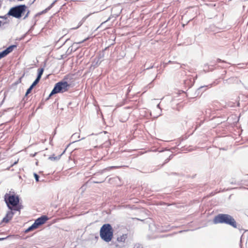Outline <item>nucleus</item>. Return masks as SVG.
Returning <instances> with one entry per match:
<instances>
[{
	"instance_id": "obj_1",
	"label": "nucleus",
	"mask_w": 248,
	"mask_h": 248,
	"mask_svg": "<svg viewBox=\"0 0 248 248\" xmlns=\"http://www.w3.org/2000/svg\"><path fill=\"white\" fill-rule=\"evenodd\" d=\"M26 12L27 13L23 18L24 19L28 16L30 11L27 10V7L25 5H19L11 8L8 12V15L16 18H19L24 16Z\"/></svg>"
},
{
	"instance_id": "obj_2",
	"label": "nucleus",
	"mask_w": 248,
	"mask_h": 248,
	"mask_svg": "<svg viewBox=\"0 0 248 248\" xmlns=\"http://www.w3.org/2000/svg\"><path fill=\"white\" fill-rule=\"evenodd\" d=\"M213 222L215 224L225 223L234 228L237 227L234 219L231 216L228 214H220L218 215L215 217Z\"/></svg>"
},
{
	"instance_id": "obj_3",
	"label": "nucleus",
	"mask_w": 248,
	"mask_h": 248,
	"mask_svg": "<svg viewBox=\"0 0 248 248\" xmlns=\"http://www.w3.org/2000/svg\"><path fill=\"white\" fill-rule=\"evenodd\" d=\"M100 237L105 241L109 242L113 237V231L111 225L109 224L103 225L100 231Z\"/></svg>"
},
{
	"instance_id": "obj_4",
	"label": "nucleus",
	"mask_w": 248,
	"mask_h": 248,
	"mask_svg": "<svg viewBox=\"0 0 248 248\" xmlns=\"http://www.w3.org/2000/svg\"><path fill=\"white\" fill-rule=\"evenodd\" d=\"M4 200L8 208L10 210L16 211L19 210V209L16 207L19 203V202L18 196L6 194L5 195Z\"/></svg>"
},
{
	"instance_id": "obj_5",
	"label": "nucleus",
	"mask_w": 248,
	"mask_h": 248,
	"mask_svg": "<svg viewBox=\"0 0 248 248\" xmlns=\"http://www.w3.org/2000/svg\"><path fill=\"white\" fill-rule=\"evenodd\" d=\"M69 87L70 85L67 83V82H59L55 84L53 89L49 94V97L57 93L65 92L68 90Z\"/></svg>"
},
{
	"instance_id": "obj_6",
	"label": "nucleus",
	"mask_w": 248,
	"mask_h": 248,
	"mask_svg": "<svg viewBox=\"0 0 248 248\" xmlns=\"http://www.w3.org/2000/svg\"><path fill=\"white\" fill-rule=\"evenodd\" d=\"M16 46L15 45H12L8 47H7L6 49L2 51V52H0V60L7 56L8 54H9L10 52H11L13 50L14 47H16Z\"/></svg>"
},
{
	"instance_id": "obj_7",
	"label": "nucleus",
	"mask_w": 248,
	"mask_h": 248,
	"mask_svg": "<svg viewBox=\"0 0 248 248\" xmlns=\"http://www.w3.org/2000/svg\"><path fill=\"white\" fill-rule=\"evenodd\" d=\"M47 219L48 217L46 216H42L36 219L34 223L38 228L40 225L44 224Z\"/></svg>"
},
{
	"instance_id": "obj_8",
	"label": "nucleus",
	"mask_w": 248,
	"mask_h": 248,
	"mask_svg": "<svg viewBox=\"0 0 248 248\" xmlns=\"http://www.w3.org/2000/svg\"><path fill=\"white\" fill-rule=\"evenodd\" d=\"M12 210H10L7 212L5 217L2 219L3 222L7 223L12 218L14 213Z\"/></svg>"
},
{
	"instance_id": "obj_9",
	"label": "nucleus",
	"mask_w": 248,
	"mask_h": 248,
	"mask_svg": "<svg viewBox=\"0 0 248 248\" xmlns=\"http://www.w3.org/2000/svg\"><path fill=\"white\" fill-rule=\"evenodd\" d=\"M127 238L126 234H123L117 238V241L119 242H124Z\"/></svg>"
},
{
	"instance_id": "obj_10",
	"label": "nucleus",
	"mask_w": 248,
	"mask_h": 248,
	"mask_svg": "<svg viewBox=\"0 0 248 248\" xmlns=\"http://www.w3.org/2000/svg\"><path fill=\"white\" fill-rule=\"evenodd\" d=\"M64 152L65 151H63V153L61 155H60L57 156H49L48 158H49V159H50L51 160H58L60 159L62 155L64 153Z\"/></svg>"
},
{
	"instance_id": "obj_11",
	"label": "nucleus",
	"mask_w": 248,
	"mask_h": 248,
	"mask_svg": "<svg viewBox=\"0 0 248 248\" xmlns=\"http://www.w3.org/2000/svg\"><path fill=\"white\" fill-rule=\"evenodd\" d=\"M91 15V14L88 15V16L84 17L81 20V21H80V22L79 23V25L76 27V28H73L74 29H78L79 27H80L82 24L85 21V20Z\"/></svg>"
},
{
	"instance_id": "obj_12",
	"label": "nucleus",
	"mask_w": 248,
	"mask_h": 248,
	"mask_svg": "<svg viewBox=\"0 0 248 248\" xmlns=\"http://www.w3.org/2000/svg\"><path fill=\"white\" fill-rule=\"evenodd\" d=\"M37 228L35 224L33 223V224L30 227H29L25 231L26 232H28L30 231H31L34 229H35Z\"/></svg>"
},
{
	"instance_id": "obj_13",
	"label": "nucleus",
	"mask_w": 248,
	"mask_h": 248,
	"mask_svg": "<svg viewBox=\"0 0 248 248\" xmlns=\"http://www.w3.org/2000/svg\"><path fill=\"white\" fill-rule=\"evenodd\" d=\"M43 72H44V69L43 68L39 69L37 78H41L42 75H43Z\"/></svg>"
},
{
	"instance_id": "obj_14",
	"label": "nucleus",
	"mask_w": 248,
	"mask_h": 248,
	"mask_svg": "<svg viewBox=\"0 0 248 248\" xmlns=\"http://www.w3.org/2000/svg\"><path fill=\"white\" fill-rule=\"evenodd\" d=\"M40 80V78H37L34 81L33 83L31 84V85L34 87L39 82Z\"/></svg>"
},
{
	"instance_id": "obj_15",
	"label": "nucleus",
	"mask_w": 248,
	"mask_h": 248,
	"mask_svg": "<svg viewBox=\"0 0 248 248\" xmlns=\"http://www.w3.org/2000/svg\"><path fill=\"white\" fill-rule=\"evenodd\" d=\"M34 87L32 85H31L30 88L27 90L26 93V94H25V95L27 96L28 94H29L31 91L32 90V89H33Z\"/></svg>"
},
{
	"instance_id": "obj_16",
	"label": "nucleus",
	"mask_w": 248,
	"mask_h": 248,
	"mask_svg": "<svg viewBox=\"0 0 248 248\" xmlns=\"http://www.w3.org/2000/svg\"><path fill=\"white\" fill-rule=\"evenodd\" d=\"M77 137L78 138H79V135L78 133H74L72 136V138L73 139H76Z\"/></svg>"
},
{
	"instance_id": "obj_17",
	"label": "nucleus",
	"mask_w": 248,
	"mask_h": 248,
	"mask_svg": "<svg viewBox=\"0 0 248 248\" xmlns=\"http://www.w3.org/2000/svg\"><path fill=\"white\" fill-rule=\"evenodd\" d=\"M56 0H55L53 3L51 4V5L48 7V8H46L47 10H50L54 5L55 3L56 2Z\"/></svg>"
},
{
	"instance_id": "obj_18",
	"label": "nucleus",
	"mask_w": 248,
	"mask_h": 248,
	"mask_svg": "<svg viewBox=\"0 0 248 248\" xmlns=\"http://www.w3.org/2000/svg\"><path fill=\"white\" fill-rule=\"evenodd\" d=\"M34 176L35 177V180L37 181V182H38L39 181V176L36 174V173H34Z\"/></svg>"
},
{
	"instance_id": "obj_19",
	"label": "nucleus",
	"mask_w": 248,
	"mask_h": 248,
	"mask_svg": "<svg viewBox=\"0 0 248 248\" xmlns=\"http://www.w3.org/2000/svg\"><path fill=\"white\" fill-rule=\"evenodd\" d=\"M89 39V38H86V39H84L83 41H81V42H79L78 43H77V44H80V43H82L85 41H86V40H87L88 39Z\"/></svg>"
},
{
	"instance_id": "obj_20",
	"label": "nucleus",
	"mask_w": 248,
	"mask_h": 248,
	"mask_svg": "<svg viewBox=\"0 0 248 248\" xmlns=\"http://www.w3.org/2000/svg\"><path fill=\"white\" fill-rule=\"evenodd\" d=\"M157 108H158V109H160V106H159V104H158V105H157Z\"/></svg>"
},
{
	"instance_id": "obj_21",
	"label": "nucleus",
	"mask_w": 248,
	"mask_h": 248,
	"mask_svg": "<svg viewBox=\"0 0 248 248\" xmlns=\"http://www.w3.org/2000/svg\"><path fill=\"white\" fill-rule=\"evenodd\" d=\"M5 238H0V241L5 239Z\"/></svg>"
}]
</instances>
